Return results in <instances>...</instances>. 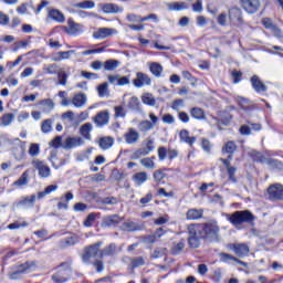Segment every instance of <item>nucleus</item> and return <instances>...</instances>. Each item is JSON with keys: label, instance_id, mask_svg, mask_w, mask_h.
Returning <instances> with one entry per match:
<instances>
[{"label": "nucleus", "instance_id": "62", "mask_svg": "<svg viewBox=\"0 0 283 283\" xmlns=\"http://www.w3.org/2000/svg\"><path fill=\"white\" fill-rule=\"evenodd\" d=\"M171 107H172V109H175V112H180V108L185 107V101L176 99L172 102Z\"/></svg>", "mask_w": 283, "mask_h": 283}, {"label": "nucleus", "instance_id": "23", "mask_svg": "<svg viewBox=\"0 0 283 283\" xmlns=\"http://www.w3.org/2000/svg\"><path fill=\"white\" fill-rule=\"evenodd\" d=\"M71 103L73 106L77 107V109H81V107H85V104L87 103V95L84 93L75 94Z\"/></svg>", "mask_w": 283, "mask_h": 283}, {"label": "nucleus", "instance_id": "22", "mask_svg": "<svg viewBox=\"0 0 283 283\" xmlns=\"http://www.w3.org/2000/svg\"><path fill=\"white\" fill-rule=\"evenodd\" d=\"M99 8L105 14H118V12H123V8L114 3L99 4Z\"/></svg>", "mask_w": 283, "mask_h": 283}, {"label": "nucleus", "instance_id": "10", "mask_svg": "<svg viewBox=\"0 0 283 283\" xmlns=\"http://www.w3.org/2000/svg\"><path fill=\"white\" fill-rule=\"evenodd\" d=\"M114 34H118V31L116 29L99 28L93 33V38L103 40V39H109V36H114Z\"/></svg>", "mask_w": 283, "mask_h": 283}, {"label": "nucleus", "instance_id": "56", "mask_svg": "<svg viewBox=\"0 0 283 283\" xmlns=\"http://www.w3.org/2000/svg\"><path fill=\"white\" fill-rule=\"evenodd\" d=\"M133 269H138V266H145V259L143 256H138L132 260Z\"/></svg>", "mask_w": 283, "mask_h": 283}, {"label": "nucleus", "instance_id": "64", "mask_svg": "<svg viewBox=\"0 0 283 283\" xmlns=\"http://www.w3.org/2000/svg\"><path fill=\"white\" fill-rule=\"evenodd\" d=\"M219 25H227V21H229V17L227 15V13H221L218 19H217Z\"/></svg>", "mask_w": 283, "mask_h": 283}, {"label": "nucleus", "instance_id": "52", "mask_svg": "<svg viewBox=\"0 0 283 283\" xmlns=\"http://www.w3.org/2000/svg\"><path fill=\"white\" fill-rule=\"evenodd\" d=\"M81 241V239L78 238V235L73 234L71 237H67L64 242L66 244V247H74V244H78V242Z\"/></svg>", "mask_w": 283, "mask_h": 283}, {"label": "nucleus", "instance_id": "46", "mask_svg": "<svg viewBox=\"0 0 283 283\" xmlns=\"http://www.w3.org/2000/svg\"><path fill=\"white\" fill-rule=\"evenodd\" d=\"M59 65L56 64H45L43 66V71L46 73V74H59Z\"/></svg>", "mask_w": 283, "mask_h": 283}, {"label": "nucleus", "instance_id": "11", "mask_svg": "<svg viewBox=\"0 0 283 283\" xmlns=\"http://www.w3.org/2000/svg\"><path fill=\"white\" fill-rule=\"evenodd\" d=\"M241 4L248 14H255L260 10V0H241Z\"/></svg>", "mask_w": 283, "mask_h": 283}, {"label": "nucleus", "instance_id": "13", "mask_svg": "<svg viewBox=\"0 0 283 283\" xmlns=\"http://www.w3.org/2000/svg\"><path fill=\"white\" fill-rule=\"evenodd\" d=\"M85 140L83 137H67L64 143L62 144L63 149H74V147H81V145H84Z\"/></svg>", "mask_w": 283, "mask_h": 283}, {"label": "nucleus", "instance_id": "28", "mask_svg": "<svg viewBox=\"0 0 283 283\" xmlns=\"http://www.w3.org/2000/svg\"><path fill=\"white\" fill-rule=\"evenodd\" d=\"M228 19L230 23H233V21H242V10L239 8L230 9Z\"/></svg>", "mask_w": 283, "mask_h": 283}, {"label": "nucleus", "instance_id": "16", "mask_svg": "<svg viewBox=\"0 0 283 283\" xmlns=\"http://www.w3.org/2000/svg\"><path fill=\"white\" fill-rule=\"evenodd\" d=\"M120 222H123V218H120V216L111 214L103 218L102 227H116V224H120Z\"/></svg>", "mask_w": 283, "mask_h": 283}, {"label": "nucleus", "instance_id": "5", "mask_svg": "<svg viewBox=\"0 0 283 283\" xmlns=\"http://www.w3.org/2000/svg\"><path fill=\"white\" fill-rule=\"evenodd\" d=\"M188 233L190 235L188 239L190 249H198V247H200V240L205 237L200 231H198V227L196 224L188 226Z\"/></svg>", "mask_w": 283, "mask_h": 283}, {"label": "nucleus", "instance_id": "20", "mask_svg": "<svg viewBox=\"0 0 283 283\" xmlns=\"http://www.w3.org/2000/svg\"><path fill=\"white\" fill-rule=\"evenodd\" d=\"M124 139H125V143L127 145H135V143L137 140L140 139V133H138L136 129L134 128H129L125 135H124Z\"/></svg>", "mask_w": 283, "mask_h": 283}, {"label": "nucleus", "instance_id": "38", "mask_svg": "<svg viewBox=\"0 0 283 283\" xmlns=\"http://www.w3.org/2000/svg\"><path fill=\"white\" fill-rule=\"evenodd\" d=\"M142 102L144 105H149L150 107H154L156 105V98L151 93H144L142 95Z\"/></svg>", "mask_w": 283, "mask_h": 283}, {"label": "nucleus", "instance_id": "2", "mask_svg": "<svg viewBox=\"0 0 283 283\" xmlns=\"http://www.w3.org/2000/svg\"><path fill=\"white\" fill-rule=\"evenodd\" d=\"M227 218L233 227H241V224H253L255 216L249 210L235 211L232 214H227Z\"/></svg>", "mask_w": 283, "mask_h": 283}, {"label": "nucleus", "instance_id": "14", "mask_svg": "<svg viewBox=\"0 0 283 283\" xmlns=\"http://www.w3.org/2000/svg\"><path fill=\"white\" fill-rule=\"evenodd\" d=\"M15 140L18 145L12 149L13 156L15 160H23L25 158V142H21L19 138H15Z\"/></svg>", "mask_w": 283, "mask_h": 283}, {"label": "nucleus", "instance_id": "36", "mask_svg": "<svg viewBox=\"0 0 283 283\" xmlns=\"http://www.w3.org/2000/svg\"><path fill=\"white\" fill-rule=\"evenodd\" d=\"M156 160V157H146L140 159V165L143 167H145V169H156V163L154 161Z\"/></svg>", "mask_w": 283, "mask_h": 283}, {"label": "nucleus", "instance_id": "55", "mask_svg": "<svg viewBox=\"0 0 283 283\" xmlns=\"http://www.w3.org/2000/svg\"><path fill=\"white\" fill-rule=\"evenodd\" d=\"M228 171V179L230 182H238V179L235 178V171H237V168L235 167H228L227 169Z\"/></svg>", "mask_w": 283, "mask_h": 283}, {"label": "nucleus", "instance_id": "9", "mask_svg": "<svg viewBox=\"0 0 283 283\" xmlns=\"http://www.w3.org/2000/svg\"><path fill=\"white\" fill-rule=\"evenodd\" d=\"M117 253H120L118 245L116 243H109L101 250L99 260H103V258H114Z\"/></svg>", "mask_w": 283, "mask_h": 283}, {"label": "nucleus", "instance_id": "18", "mask_svg": "<svg viewBox=\"0 0 283 283\" xmlns=\"http://www.w3.org/2000/svg\"><path fill=\"white\" fill-rule=\"evenodd\" d=\"M229 249H232V251H234L235 255H238L239 258H244V255H249V245H247V243L230 244Z\"/></svg>", "mask_w": 283, "mask_h": 283}, {"label": "nucleus", "instance_id": "12", "mask_svg": "<svg viewBox=\"0 0 283 283\" xmlns=\"http://www.w3.org/2000/svg\"><path fill=\"white\" fill-rule=\"evenodd\" d=\"M133 85L135 87H145V85H151V77L143 72H137L136 78L133 80Z\"/></svg>", "mask_w": 283, "mask_h": 283}, {"label": "nucleus", "instance_id": "32", "mask_svg": "<svg viewBox=\"0 0 283 283\" xmlns=\"http://www.w3.org/2000/svg\"><path fill=\"white\" fill-rule=\"evenodd\" d=\"M148 178L149 177L147 176V172H145V171L136 172L133 176V180L137 187H140L142 185H144V182H147Z\"/></svg>", "mask_w": 283, "mask_h": 283}, {"label": "nucleus", "instance_id": "45", "mask_svg": "<svg viewBox=\"0 0 283 283\" xmlns=\"http://www.w3.org/2000/svg\"><path fill=\"white\" fill-rule=\"evenodd\" d=\"M28 171H24L21 177L13 182L15 187H23L24 185H28V178H29Z\"/></svg>", "mask_w": 283, "mask_h": 283}, {"label": "nucleus", "instance_id": "27", "mask_svg": "<svg viewBox=\"0 0 283 283\" xmlns=\"http://www.w3.org/2000/svg\"><path fill=\"white\" fill-rule=\"evenodd\" d=\"M118 67H120V61L118 60H107L104 62V70L106 72H114V70H118Z\"/></svg>", "mask_w": 283, "mask_h": 283}, {"label": "nucleus", "instance_id": "17", "mask_svg": "<svg viewBox=\"0 0 283 283\" xmlns=\"http://www.w3.org/2000/svg\"><path fill=\"white\" fill-rule=\"evenodd\" d=\"M93 120L97 127H105V125L109 123V113L107 111H102L96 114Z\"/></svg>", "mask_w": 283, "mask_h": 283}, {"label": "nucleus", "instance_id": "63", "mask_svg": "<svg viewBox=\"0 0 283 283\" xmlns=\"http://www.w3.org/2000/svg\"><path fill=\"white\" fill-rule=\"evenodd\" d=\"M182 249H185V241H180L179 243L175 244L172 248V253L175 255H178V253H180V251H182Z\"/></svg>", "mask_w": 283, "mask_h": 283}, {"label": "nucleus", "instance_id": "21", "mask_svg": "<svg viewBox=\"0 0 283 283\" xmlns=\"http://www.w3.org/2000/svg\"><path fill=\"white\" fill-rule=\"evenodd\" d=\"M251 85L258 94L262 92H266L268 87L265 86L264 82L260 80L258 75H253L250 80Z\"/></svg>", "mask_w": 283, "mask_h": 283}, {"label": "nucleus", "instance_id": "8", "mask_svg": "<svg viewBox=\"0 0 283 283\" xmlns=\"http://www.w3.org/2000/svg\"><path fill=\"white\" fill-rule=\"evenodd\" d=\"M64 32L71 36H78L83 34V24L74 22V20H67V27H65Z\"/></svg>", "mask_w": 283, "mask_h": 283}, {"label": "nucleus", "instance_id": "47", "mask_svg": "<svg viewBox=\"0 0 283 283\" xmlns=\"http://www.w3.org/2000/svg\"><path fill=\"white\" fill-rule=\"evenodd\" d=\"M57 74V78H59V85H67V73H65V71H63V69H60Z\"/></svg>", "mask_w": 283, "mask_h": 283}, {"label": "nucleus", "instance_id": "40", "mask_svg": "<svg viewBox=\"0 0 283 283\" xmlns=\"http://www.w3.org/2000/svg\"><path fill=\"white\" fill-rule=\"evenodd\" d=\"M36 269V262L31 261L20 265L18 273H28V271H34Z\"/></svg>", "mask_w": 283, "mask_h": 283}, {"label": "nucleus", "instance_id": "1", "mask_svg": "<svg viewBox=\"0 0 283 283\" xmlns=\"http://www.w3.org/2000/svg\"><path fill=\"white\" fill-rule=\"evenodd\" d=\"M103 247V241H98L92 245H88L84 249V253L82 255V260L85 264H90V260L94 258L93 266L96 269L97 273H103L105 269V264L103 260L96 259L101 258V248Z\"/></svg>", "mask_w": 283, "mask_h": 283}, {"label": "nucleus", "instance_id": "34", "mask_svg": "<svg viewBox=\"0 0 283 283\" xmlns=\"http://www.w3.org/2000/svg\"><path fill=\"white\" fill-rule=\"evenodd\" d=\"M34 202H36V196L32 195L31 197H25L18 203V207H25V209H30L34 207Z\"/></svg>", "mask_w": 283, "mask_h": 283}, {"label": "nucleus", "instance_id": "59", "mask_svg": "<svg viewBox=\"0 0 283 283\" xmlns=\"http://www.w3.org/2000/svg\"><path fill=\"white\" fill-rule=\"evenodd\" d=\"M81 76H83V78H87L88 81L98 78V74L86 71H82Z\"/></svg>", "mask_w": 283, "mask_h": 283}, {"label": "nucleus", "instance_id": "48", "mask_svg": "<svg viewBox=\"0 0 283 283\" xmlns=\"http://www.w3.org/2000/svg\"><path fill=\"white\" fill-rule=\"evenodd\" d=\"M52 119H45L42 122L41 130L43 134H50L52 132Z\"/></svg>", "mask_w": 283, "mask_h": 283}, {"label": "nucleus", "instance_id": "39", "mask_svg": "<svg viewBox=\"0 0 283 283\" xmlns=\"http://www.w3.org/2000/svg\"><path fill=\"white\" fill-rule=\"evenodd\" d=\"M186 218H187V220H198V219L202 218V210L190 209L187 211Z\"/></svg>", "mask_w": 283, "mask_h": 283}, {"label": "nucleus", "instance_id": "4", "mask_svg": "<svg viewBox=\"0 0 283 283\" xmlns=\"http://www.w3.org/2000/svg\"><path fill=\"white\" fill-rule=\"evenodd\" d=\"M70 275H72V263L65 262L62 263L52 275V281L54 283H65L70 280Z\"/></svg>", "mask_w": 283, "mask_h": 283}, {"label": "nucleus", "instance_id": "35", "mask_svg": "<svg viewBox=\"0 0 283 283\" xmlns=\"http://www.w3.org/2000/svg\"><path fill=\"white\" fill-rule=\"evenodd\" d=\"M190 115L192 118H196V120H205L207 116L205 115V111L200 107H193L190 109Z\"/></svg>", "mask_w": 283, "mask_h": 283}, {"label": "nucleus", "instance_id": "33", "mask_svg": "<svg viewBox=\"0 0 283 283\" xmlns=\"http://www.w3.org/2000/svg\"><path fill=\"white\" fill-rule=\"evenodd\" d=\"M73 8H80V10H93V8H96V2L92 0H84L73 4Z\"/></svg>", "mask_w": 283, "mask_h": 283}, {"label": "nucleus", "instance_id": "7", "mask_svg": "<svg viewBox=\"0 0 283 283\" xmlns=\"http://www.w3.org/2000/svg\"><path fill=\"white\" fill-rule=\"evenodd\" d=\"M32 165L34 169H36L40 178H50L52 170L50 169V166L45 164V161H42L40 159H33Z\"/></svg>", "mask_w": 283, "mask_h": 283}, {"label": "nucleus", "instance_id": "37", "mask_svg": "<svg viewBox=\"0 0 283 283\" xmlns=\"http://www.w3.org/2000/svg\"><path fill=\"white\" fill-rule=\"evenodd\" d=\"M101 149L107 150L114 146V138L112 137H102L98 143Z\"/></svg>", "mask_w": 283, "mask_h": 283}, {"label": "nucleus", "instance_id": "51", "mask_svg": "<svg viewBox=\"0 0 283 283\" xmlns=\"http://www.w3.org/2000/svg\"><path fill=\"white\" fill-rule=\"evenodd\" d=\"M235 149H238V146L234 142H228L226 143L222 151H226V154H234Z\"/></svg>", "mask_w": 283, "mask_h": 283}, {"label": "nucleus", "instance_id": "24", "mask_svg": "<svg viewBox=\"0 0 283 283\" xmlns=\"http://www.w3.org/2000/svg\"><path fill=\"white\" fill-rule=\"evenodd\" d=\"M94 129V126H92V123H85L80 127V134L83 136V138H86V140H92V130Z\"/></svg>", "mask_w": 283, "mask_h": 283}, {"label": "nucleus", "instance_id": "57", "mask_svg": "<svg viewBox=\"0 0 283 283\" xmlns=\"http://www.w3.org/2000/svg\"><path fill=\"white\" fill-rule=\"evenodd\" d=\"M63 138L61 136H56L52 142L50 143V146L54 149H59V147H63Z\"/></svg>", "mask_w": 283, "mask_h": 283}, {"label": "nucleus", "instance_id": "29", "mask_svg": "<svg viewBox=\"0 0 283 283\" xmlns=\"http://www.w3.org/2000/svg\"><path fill=\"white\" fill-rule=\"evenodd\" d=\"M120 230L122 231H127V232H132V231H140V226L134 221H125L122 226H120Z\"/></svg>", "mask_w": 283, "mask_h": 283}, {"label": "nucleus", "instance_id": "50", "mask_svg": "<svg viewBox=\"0 0 283 283\" xmlns=\"http://www.w3.org/2000/svg\"><path fill=\"white\" fill-rule=\"evenodd\" d=\"M219 258H220L221 262H229V260H233L234 262H240V264H242V262L240 260H238V258H235L229 253L221 252V253H219Z\"/></svg>", "mask_w": 283, "mask_h": 283}, {"label": "nucleus", "instance_id": "31", "mask_svg": "<svg viewBox=\"0 0 283 283\" xmlns=\"http://www.w3.org/2000/svg\"><path fill=\"white\" fill-rule=\"evenodd\" d=\"M49 17L50 19H53V21H56L57 23H65V15L63 14V12L56 9H52L51 11H49Z\"/></svg>", "mask_w": 283, "mask_h": 283}, {"label": "nucleus", "instance_id": "30", "mask_svg": "<svg viewBox=\"0 0 283 283\" xmlns=\"http://www.w3.org/2000/svg\"><path fill=\"white\" fill-rule=\"evenodd\" d=\"M166 6L170 12H180V10H187L186 2H168Z\"/></svg>", "mask_w": 283, "mask_h": 283}, {"label": "nucleus", "instance_id": "41", "mask_svg": "<svg viewBox=\"0 0 283 283\" xmlns=\"http://www.w3.org/2000/svg\"><path fill=\"white\" fill-rule=\"evenodd\" d=\"M98 96L101 98H109V88L107 86V83H103L97 86Z\"/></svg>", "mask_w": 283, "mask_h": 283}, {"label": "nucleus", "instance_id": "3", "mask_svg": "<svg viewBox=\"0 0 283 283\" xmlns=\"http://www.w3.org/2000/svg\"><path fill=\"white\" fill-rule=\"evenodd\" d=\"M197 231L202 233L203 238L217 242L220 237V227L217 221H209L205 224H196Z\"/></svg>", "mask_w": 283, "mask_h": 283}, {"label": "nucleus", "instance_id": "49", "mask_svg": "<svg viewBox=\"0 0 283 283\" xmlns=\"http://www.w3.org/2000/svg\"><path fill=\"white\" fill-rule=\"evenodd\" d=\"M143 156H149V153L146 148H139L132 155V160H138V158H143Z\"/></svg>", "mask_w": 283, "mask_h": 283}, {"label": "nucleus", "instance_id": "42", "mask_svg": "<svg viewBox=\"0 0 283 283\" xmlns=\"http://www.w3.org/2000/svg\"><path fill=\"white\" fill-rule=\"evenodd\" d=\"M127 107H129V109H140V99L136 96H130Z\"/></svg>", "mask_w": 283, "mask_h": 283}, {"label": "nucleus", "instance_id": "6", "mask_svg": "<svg viewBox=\"0 0 283 283\" xmlns=\"http://www.w3.org/2000/svg\"><path fill=\"white\" fill-rule=\"evenodd\" d=\"M268 198L273 202H277L283 200V185L282 184H273L268 188Z\"/></svg>", "mask_w": 283, "mask_h": 283}, {"label": "nucleus", "instance_id": "44", "mask_svg": "<svg viewBox=\"0 0 283 283\" xmlns=\"http://www.w3.org/2000/svg\"><path fill=\"white\" fill-rule=\"evenodd\" d=\"M12 120H14V114L7 113L1 117V125H3V127H8V125H12Z\"/></svg>", "mask_w": 283, "mask_h": 283}, {"label": "nucleus", "instance_id": "53", "mask_svg": "<svg viewBox=\"0 0 283 283\" xmlns=\"http://www.w3.org/2000/svg\"><path fill=\"white\" fill-rule=\"evenodd\" d=\"M154 129V124H151L150 120H143L140 124H139V130L140 132H149Z\"/></svg>", "mask_w": 283, "mask_h": 283}, {"label": "nucleus", "instance_id": "58", "mask_svg": "<svg viewBox=\"0 0 283 283\" xmlns=\"http://www.w3.org/2000/svg\"><path fill=\"white\" fill-rule=\"evenodd\" d=\"M41 153V149L39 147V144H31L29 148V155L30 156H39Z\"/></svg>", "mask_w": 283, "mask_h": 283}, {"label": "nucleus", "instance_id": "43", "mask_svg": "<svg viewBox=\"0 0 283 283\" xmlns=\"http://www.w3.org/2000/svg\"><path fill=\"white\" fill-rule=\"evenodd\" d=\"M59 189V186L56 185H50L48 186L44 191H40L38 193V198H45V196H50V193H52V191H56Z\"/></svg>", "mask_w": 283, "mask_h": 283}, {"label": "nucleus", "instance_id": "61", "mask_svg": "<svg viewBox=\"0 0 283 283\" xmlns=\"http://www.w3.org/2000/svg\"><path fill=\"white\" fill-rule=\"evenodd\" d=\"M167 175H165V172H163L161 170H156L153 175L154 180H156V182H161V180H165Z\"/></svg>", "mask_w": 283, "mask_h": 283}, {"label": "nucleus", "instance_id": "19", "mask_svg": "<svg viewBox=\"0 0 283 283\" xmlns=\"http://www.w3.org/2000/svg\"><path fill=\"white\" fill-rule=\"evenodd\" d=\"M256 158H258L256 160H259V163L269 165L270 169H280V167L282 165V163H280L277 159L266 158L260 153L256 154Z\"/></svg>", "mask_w": 283, "mask_h": 283}, {"label": "nucleus", "instance_id": "60", "mask_svg": "<svg viewBox=\"0 0 283 283\" xmlns=\"http://www.w3.org/2000/svg\"><path fill=\"white\" fill-rule=\"evenodd\" d=\"M157 154L160 161L165 160L168 156L167 148H165V146L159 147Z\"/></svg>", "mask_w": 283, "mask_h": 283}, {"label": "nucleus", "instance_id": "54", "mask_svg": "<svg viewBox=\"0 0 283 283\" xmlns=\"http://www.w3.org/2000/svg\"><path fill=\"white\" fill-rule=\"evenodd\" d=\"M142 242H144V244H156V235L154 234H146L140 237Z\"/></svg>", "mask_w": 283, "mask_h": 283}, {"label": "nucleus", "instance_id": "15", "mask_svg": "<svg viewBox=\"0 0 283 283\" xmlns=\"http://www.w3.org/2000/svg\"><path fill=\"white\" fill-rule=\"evenodd\" d=\"M35 107H39L44 114H50V112L54 109L55 104L54 101H52V98H45L35 103Z\"/></svg>", "mask_w": 283, "mask_h": 283}, {"label": "nucleus", "instance_id": "25", "mask_svg": "<svg viewBox=\"0 0 283 283\" xmlns=\"http://www.w3.org/2000/svg\"><path fill=\"white\" fill-rule=\"evenodd\" d=\"M179 138H180L181 143H186L190 147H193V143H196V140H197L196 137L189 136V130H187V129L180 130Z\"/></svg>", "mask_w": 283, "mask_h": 283}, {"label": "nucleus", "instance_id": "26", "mask_svg": "<svg viewBox=\"0 0 283 283\" xmlns=\"http://www.w3.org/2000/svg\"><path fill=\"white\" fill-rule=\"evenodd\" d=\"M163 70L164 67L158 62H151L149 64V71L153 76H156L157 78H160L163 76Z\"/></svg>", "mask_w": 283, "mask_h": 283}]
</instances>
